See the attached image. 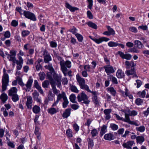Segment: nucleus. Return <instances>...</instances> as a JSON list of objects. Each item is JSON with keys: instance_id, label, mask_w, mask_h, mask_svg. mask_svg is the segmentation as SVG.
Segmentation results:
<instances>
[{"instance_id": "obj_1", "label": "nucleus", "mask_w": 149, "mask_h": 149, "mask_svg": "<svg viewBox=\"0 0 149 149\" xmlns=\"http://www.w3.org/2000/svg\"><path fill=\"white\" fill-rule=\"evenodd\" d=\"M17 80L23 89L25 90L26 92H29L31 89L33 79L31 77H29L26 84L23 82L22 79L19 76L17 77Z\"/></svg>"}, {"instance_id": "obj_2", "label": "nucleus", "mask_w": 149, "mask_h": 149, "mask_svg": "<svg viewBox=\"0 0 149 149\" xmlns=\"http://www.w3.org/2000/svg\"><path fill=\"white\" fill-rule=\"evenodd\" d=\"M77 98L79 102H81L82 103L86 104H89L90 102L88 99L89 97L84 91L78 95Z\"/></svg>"}, {"instance_id": "obj_3", "label": "nucleus", "mask_w": 149, "mask_h": 149, "mask_svg": "<svg viewBox=\"0 0 149 149\" xmlns=\"http://www.w3.org/2000/svg\"><path fill=\"white\" fill-rule=\"evenodd\" d=\"M76 78L78 85L81 89H84L87 91L89 89L88 86L85 84L84 79L82 78L79 74L76 75Z\"/></svg>"}, {"instance_id": "obj_4", "label": "nucleus", "mask_w": 149, "mask_h": 149, "mask_svg": "<svg viewBox=\"0 0 149 149\" xmlns=\"http://www.w3.org/2000/svg\"><path fill=\"white\" fill-rule=\"evenodd\" d=\"M61 69L62 72L65 76L67 75V72L68 70L67 68H70L71 66V63L68 60L65 61H64L61 62Z\"/></svg>"}, {"instance_id": "obj_5", "label": "nucleus", "mask_w": 149, "mask_h": 149, "mask_svg": "<svg viewBox=\"0 0 149 149\" xmlns=\"http://www.w3.org/2000/svg\"><path fill=\"white\" fill-rule=\"evenodd\" d=\"M43 56L44 62L46 63H49L52 60V57L50 54L48 53L46 49H45L41 51Z\"/></svg>"}, {"instance_id": "obj_6", "label": "nucleus", "mask_w": 149, "mask_h": 149, "mask_svg": "<svg viewBox=\"0 0 149 149\" xmlns=\"http://www.w3.org/2000/svg\"><path fill=\"white\" fill-rule=\"evenodd\" d=\"M23 13L24 16L26 18L33 21H36V18L35 14L29 11L24 10Z\"/></svg>"}, {"instance_id": "obj_7", "label": "nucleus", "mask_w": 149, "mask_h": 149, "mask_svg": "<svg viewBox=\"0 0 149 149\" xmlns=\"http://www.w3.org/2000/svg\"><path fill=\"white\" fill-rule=\"evenodd\" d=\"M87 91L93 94L92 99L94 103L96 105H99V101L98 100L97 96V95L98 94L97 92L95 91H91L90 89L88 90Z\"/></svg>"}, {"instance_id": "obj_8", "label": "nucleus", "mask_w": 149, "mask_h": 149, "mask_svg": "<svg viewBox=\"0 0 149 149\" xmlns=\"http://www.w3.org/2000/svg\"><path fill=\"white\" fill-rule=\"evenodd\" d=\"M2 83L8 84L9 82V77L7 73L5 68L3 69V74L2 77Z\"/></svg>"}, {"instance_id": "obj_9", "label": "nucleus", "mask_w": 149, "mask_h": 149, "mask_svg": "<svg viewBox=\"0 0 149 149\" xmlns=\"http://www.w3.org/2000/svg\"><path fill=\"white\" fill-rule=\"evenodd\" d=\"M122 111H123V112L125 113V118H126V116H129V115L130 116H135L137 115V112L136 111L133 110L131 111L129 109L124 110L123 111L122 110Z\"/></svg>"}, {"instance_id": "obj_10", "label": "nucleus", "mask_w": 149, "mask_h": 149, "mask_svg": "<svg viewBox=\"0 0 149 149\" xmlns=\"http://www.w3.org/2000/svg\"><path fill=\"white\" fill-rule=\"evenodd\" d=\"M19 60L16 61V63L17 64V70H20L22 67L23 63V59L20 56H18Z\"/></svg>"}, {"instance_id": "obj_11", "label": "nucleus", "mask_w": 149, "mask_h": 149, "mask_svg": "<svg viewBox=\"0 0 149 149\" xmlns=\"http://www.w3.org/2000/svg\"><path fill=\"white\" fill-rule=\"evenodd\" d=\"M103 68L107 75H109V74L113 73L115 72L113 67L110 65H105Z\"/></svg>"}, {"instance_id": "obj_12", "label": "nucleus", "mask_w": 149, "mask_h": 149, "mask_svg": "<svg viewBox=\"0 0 149 149\" xmlns=\"http://www.w3.org/2000/svg\"><path fill=\"white\" fill-rule=\"evenodd\" d=\"M66 97L65 94L64 92H62L61 93H59L57 95V100L53 103V106H56L57 104L61 99L63 98L64 100V98Z\"/></svg>"}, {"instance_id": "obj_13", "label": "nucleus", "mask_w": 149, "mask_h": 149, "mask_svg": "<svg viewBox=\"0 0 149 149\" xmlns=\"http://www.w3.org/2000/svg\"><path fill=\"white\" fill-rule=\"evenodd\" d=\"M56 106H53V104L52 105L51 107L47 109V112L51 115H53L59 111V108L57 107L54 108V107Z\"/></svg>"}, {"instance_id": "obj_14", "label": "nucleus", "mask_w": 149, "mask_h": 149, "mask_svg": "<svg viewBox=\"0 0 149 149\" xmlns=\"http://www.w3.org/2000/svg\"><path fill=\"white\" fill-rule=\"evenodd\" d=\"M10 54H7V58L9 61H14V59H16L15 56L16 51L14 50H10Z\"/></svg>"}, {"instance_id": "obj_15", "label": "nucleus", "mask_w": 149, "mask_h": 149, "mask_svg": "<svg viewBox=\"0 0 149 149\" xmlns=\"http://www.w3.org/2000/svg\"><path fill=\"white\" fill-rule=\"evenodd\" d=\"M122 120H123L127 122L130 124L134 125L136 126H139L140 125V124L137 123L136 121H131L130 120L129 117L128 116H126V118H122Z\"/></svg>"}, {"instance_id": "obj_16", "label": "nucleus", "mask_w": 149, "mask_h": 149, "mask_svg": "<svg viewBox=\"0 0 149 149\" xmlns=\"http://www.w3.org/2000/svg\"><path fill=\"white\" fill-rule=\"evenodd\" d=\"M32 103L33 100L32 97L31 96H28L26 105L28 109H31L32 108Z\"/></svg>"}, {"instance_id": "obj_17", "label": "nucleus", "mask_w": 149, "mask_h": 149, "mask_svg": "<svg viewBox=\"0 0 149 149\" xmlns=\"http://www.w3.org/2000/svg\"><path fill=\"white\" fill-rule=\"evenodd\" d=\"M54 78L56 82V84L57 87H59L61 84V77L58 76L57 74H55L54 75Z\"/></svg>"}, {"instance_id": "obj_18", "label": "nucleus", "mask_w": 149, "mask_h": 149, "mask_svg": "<svg viewBox=\"0 0 149 149\" xmlns=\"http://www.w3.org/2000/svg\"><path fill=\"white\" fill-rule=\"evenodd\" d=\"M17 89L16 87H13L10 88V89L8 91V94L9 96H10L13 95H15L17 94Z\"/></svg>"}, {"instance_id": "obj_19", "label": "nucleus", "mask_w": 149, "mask_h": 149, "mask_svg": "<svg viewBox=\"0 0 149 149\" xmlns=\"http://www.w3.org/2000/svg\"><path fill=\"white\" fill-rule=\"evenodd\" d=\"M34 86L35 87L41 94L44 93L43 90L42 89L41 87L39 85L38 81L35 80L34 81Z\"/></svg>"}, {"instance_id": "obj_20", "label": "nucleus", "mask_w": 149, "mask_h": 149, "mask_svg": "<svg viewBox=\"0 0 149 149\" xmlns=\"http://www.w3.org/2000/svg\"><path fill=\"white\" fill-rule=\"evenodd\" d=\"M114 138V136L111 133L106 134L104 136V139L107 140L111 141Z\"/></svg>"}, {"instance_id": "obj_21", "label": "nucleus", "mask_w": 149, "mask_h": 149, "mask_svg": "<svg viewBox=\"0 0 149 149\" xmlns=\"http://www.w3.org/2000/svg\"><path fill=\"white\" fill-rule=\"evenodd\" d=\"M126 73L128 76L130 75H133V77H136L137 78L138 76L136 74V72L134 70V68L130 70H127L126 72Z\"/></svg>"}, {"instance_id": "obj_22", "label": "nucleus", "mask_w": 149, "mask_h": 149, "mask_svg": "<svg viewBox=\"0 0 149 149\" xmlns=\"http://www.w3.org/2000/svg\"><path fill=\"white\" fill-rule=\"evenodd\" d=\"M134 43L135 46L138 49H141L144 47L143 44L139 40H134Z\"/></svg>"}, {"instance_id": "obj_23", "label": "nucleus", "mask_w": 149, "mask_h": 149, "mask_svg": "<svg viewBox=\"0 0 149 149\" xmlns=\"http://www.w3.org/2000/svg\"><path fill=\"white\" fill-rule=\"evenodd\" d=\"M0 99L3 103H5L8 99V96L6 94L3 93L0 96Z\"/></svg>"}, {"instance_id": "obj_24", "label": "nucleus", "mask_w": 149, "mask_h": 149, "mask_svg": "<svg viewBox=\"0 0 149 149\" xmlns=\"http://www.w3.org/2000/svg\"><path fill=\"white\" fill-rule=\"evenodd\" d=\"M65 6L67 8L69 9V10L72 12H74L76 10H79V8H78L72 6L67 2L65 3Z\"/></svg>"}, {"instance_id": "obj_25", "label": "nucleus", "mask_w": 149, "mask_h": 149, "mask_svg": "<svg viewBox=\"0 0 149 149\" xmlns=\"http://www.w3.org/2000/svg\"><path fill=\"white\" fill-rule=\"evenodd\" d=\"M71 110V109L70 108L67 109H65V111L63 113L62 115V116L64 118H66L70 116Z\"/></svg>"}, {"instance_id": "obj_26", "label": "nucleus", "mask_w": 149, "mask_h": 149, "mask_svg": "<svg viewBox=\"0 0 149 149\" xmlns=\"http://www.w3.org/2000/svg\"><path fill=\"white\" fill-rule=\"evenodd\" d=\"M52 88V91L53 93L56 95L60 93V91L58 90L56 88L55 83L51 84Z\"/></svg>"}, {"instance_id": "obj_27", "label": "nucleus", "mask_w": 149, "mask_h": 149, "mask_svg": "<svg viewBox=\"0 0 149 149\" xmlns=\"http://www.w3.org/2000/svg\"><path fill=\"white\" fill-rule=\"evenodd\" d=\"M107 126L105 125H103L101 127V130L100 134V136L101 137L102 136L107 132Z\"/></svg>"}, {"instance_id": "obj_28", "label": "nucleus", "mask_w": 149, "mask_h": 149, "mask_svg": "<svg viewBox=\"0 0 149 149\" xmlns=\"http://www.w3.org/2000/svg\"><path fill=\"white\" fill-rule=\"evenodd\" d=\"M47 77L48 79L50 81V84L55 83L52 77V74L51 72H48L47 73Z\"/></svg>"}, {"instance_id": "obj_29", "label": "nucleus", "mask_w": 149, "mask_h": 149, "mask_svg": "<svg viewBox=\"0 0 149 149\" xmlns=\"http://www.w3.org/2000/svg\"><path fill=\"white\" fill-rule=\"evenodd\" d=\"M89 27L93 29H97V25L91 21H89L86 23Z\"/></svg>"}, {"instance_id": "obj_30", "label": "nucleus", "mask_w": 149, "mask_h": 149, "mask_svg": "<svg viewBox=\"0 0 149 149\" xmlns=\"http://www.w3.org/2000/svg\"><path fill=\"white\" fill-rule=\"evenodd\" d=\"M87 141L88 145V148H92L93 147L94 143L93 140L90 138H88L87 139Z\"/></svg>"}, {"instance_id": "obj_31", "label": "nucleus", "mask_w": 149, "mask_h": 149, "mask_svg": "<svg viewBox=\"0 0 149 149\" xmlns=\"http://www.w3.org/2000/svg\"><path fill=\"white\" fill-rule=\"evenodd\" d=\"M40 107L36 105H34L32 108L33 112L35 114L39 113L40 112Z\"/></svg>"}, {"instance_id": "obj_32", "label": "nucleus", "mask_w": 149, "mask_h": 149, "mask_svg": "<svg viewBox=\"0 0 149 149\" xmlns=\"http://www.w3.org/2000/svg\"><path fill=\"white\" fill-rule=\"evenodd\" d=\"M132 57V55L129 54H124L122 52V58L125 59L127 60L131 59Z\"/></svg>"}, {"instance_id": "obj_33", "label": "nucleus", "mask_w": 149, "mask_h": 149, "mask_svg": "<svg viewBox=\"0 0 149 149\" xmlns=\"http://www.w3.org/2000/svg\"><path fill=\"white\" fill-rule=\"evenodd\" d=\"M125 65L127 68H129L130 66L134 67L136 65V64L132 61L129 62L127 61H126L125 62Z\"/></svg>"}, {"instance_id": "obj_34", "label": "nucleus", "mask_w": 149, "mask_h": 149, "mask_svg": "<svg viewBox=\"0 0 149 149\" xmlns=\"http://www.w3.org/2000/svg\"><path fill=\"white\" fill-rule=\"evenodd\" d=\"M108 79L111 80L113 83L117 84L118 82L116 78L112 75H110L108 77Z\"/></svg>"}, {"instance_id": "obj_35", "label": "nucleus", "mask_w": 149, "mask_h": 149, "mask_svg": "<svg viewBox=\"0 0 149 149\" xmlns=\"http://www.w3.org/2000/svg\"><path fill=\"white\" fill-rule=\"evenodd\" d=\"M89 37L97 44H99L102 42L101 37L99 39H97L95 38H93L91 36H89Z\"/></svg>"}, {"instance_id": "obj_36", "label": "nucleus", "mask_w": 149, "mask_h": 149, "mask_svg": "<svg viewBox=\"0 0 149 149\" xmlns=\"http://www.w3.org/2000/svg\"><path fill=\"white\" fill-rule=\"evenodd\" d=\"M133 144V141H130L126 143H123V145L124 147L130 149L131 148V146H132Z\"/></svg>"}, {"instance_id": "obj_37", "label": "nucleus", "mask_w": 149, "mask_h": 149, "mask_svg": "<svg viewBox=\"0 0 149 149\" xmlns=\"http://www.w3.org/2000/svg\"><path fill=\"white\" fill-rule=\"evenodd\" d=\"M136 142L137 143H142L145 141L144 137L143 136H137L136 138Z\"/></svg>"}, {"instance_id": "obj_38", "label": "nucleus", "mask_w": 149, "mask_h": 149, "mask_svg": "<svg viewBox=\"0 0 149 149\" xmlns=\"http://www.w3.org/2000/svg\"><path fill=\"white\" fill-rule=\"evenodd\" d=\"M108 45L110 47H116L117 46H121V44H119L117 42L110 41L108 43Z\"/></svg>"}, {"instance_id": "obj_39", "label": "nucleus", "mask_w": 149, "mask_h": 149, "mask_svg": "<svg viewBox=\"0 0 149 149\" xmlns=\"http://www.w3.org/2000/svg\"><path fill=\"white\" fill-rule=\"evenodd\" d=\"M107 90L113 96L115 95L116 91L113 87L108 88H107Z\"/></svg>"}, {"instance_id": "obj_40", "label": "nucleus", "mask_w": 149, "mask_h": 149, "mask_svg": "<svg viewBox=\"0 0 149 149\" xmlns=\"http://www.w3.org/2000/svg\"><path fill=\"white\" fill-rule=\"evenodd\" d=\"M47 99L49 101H52L54 99V95L51 91H49L47 96Z\"/></svg>"}, {"instance_id": "obj_41", "label": "nucleus", "mask_w": 149, "mask_h": 149, "mask_svg": "<svg viewBox=\"0 0 149 149\" xmlns=\"http://www.w3.org/2000/svg\"><path fill=\"white\" fill-rule=\"evenodd\" d=\"M108 31H109L110 35L114 36L115 35V33L114 30L113 29L111 28L110 26H106Z\"/></svg>"}, {"instance_id": "obj_42", "label": "nucleus", "mask_w": 149, "mask_h": 149, "mask_svg": "<svg viewBox=\"0 0 149 149\" xmlns=\"http://www.w3.org/2000/svg\"><path fill=\"white\" fill-rule=\"evenodd\" d=\"M10 96L11 97V99L13 102H16L19 100V96L17 94L13 95Z\"/></svg>"}, {"instance_id": "obj_43", "label": "nucleus", "mask_w": 149, "mask_h": 149, "mask_svg": "<svg viewBox=\"0 0 149 149\" xmlns=\"http://www.w3.org/2000/svg\"><path fill=\"white\" fill-rule=\"evenodd\" d=\"M76 96L74 94H71L70 96L69 99L71 102L73 103H76L77 102L75 101Z\"/></svg>"}, {"instance_id": "obj_44", "label": "nucleus", "mask_w": 149, "mask_h": 149, "mask_svg": "<svg viewBox=\"0 0 149 149\" xmlns=\"http://www.w3.org/2000/svg\"><path fill=\"white\" fill-rule=\"evenodd\" d=\"M122 94L123 95H122V96H123L124 97L128 96H129V98L130 99L133 98V97L132 95H129L128 90L126 88L125 89V94L123 93V92H122Z\"/></svg>"}, {"instance_id": "obj_45", "label": "nucleus", "mask_w": 149, "mask_h": 149, "mask_svg": "<svg viewBox=\"0 0 149 149\" xmlns=\"http://www.w3.org/2000/svg\"><path fill=\"white\" fill-rule=\"evenodd\" d=\"M91 134L92 137H95L97 136L98 134V132L97 130L94 128L91 130Z\"/></svg>"}, {"instance_id": "obj_46", "label": "nucleus", "mask_w": 149, "mask_h": 149, "mask_svg": "<svg viewBox=\"0 0 149 149\" xmlns=\"http://www.w3.org/2000/svg\"><path fill=\"white\" fill-rule=\"evenodd\" d=\"M70 89L72 92L76 93H78L79 91L77 89V87L75 86L72 85L70 86Z\"/></svg>"}, {"instance_id": "obj_47", "label": "nucleus", "mask_w": 149, "mask_h": 149, "mask_svg": "<svg viewBox=\"0 0 149 149\" xmlns=\"http://www.w3.org/2000/svg\"><path fill=\"white\" fill-rule=\"evenodd\" d=\"M75 36L77 38L78 41L79 42H82L83 39V37L82 35L78 33H77Z\"/></svg>"}, {"instance_id": "obj_48", "label": "nucleus", "mask_w": 149, "mask_h": 149, "mask_svg": "<svg viewBox=\"0 0 149 149\" xmlns=\"http://www.w3.org/2000/svg\"><path fill=\"white\" fill-rule=\"evenodd\" d=\"M38 75L40 80L42 81L45 79V74L44 72H40L39 74Z\"/></svg>"}, {"instance_id": "obj_49", "label": "nucleus", "mask_w": 149, "mask_h": 149, "mask_svg": "<svg viewBox=\"0 0 149 149\" xmlns=\"http://www.w3.org/2000/svg\"><path fill=\"white\" fill-rule=\"evenodd\" d=\"M66 133L68 137L69 138H71L72 137V132L70 129H68L66 131Z\"/></svg>"}, {"instance_id": "obj_50", "label": "nucleus", "mask_w": 149, "mask_h": 149, "mask_svg": "<svg viewBox=\"0 0 149 149\" xmlns=\"http://www.w3.org/2000/svg\"><path fill=\"white\" fill-rule=\"evenodd\" d=\"M110 127L113 130H116L118 129V126L114 123H111L110 125Z\"/></svg>"}, {"instance_id": "obj_51", "label": "nucleus", "mask_w": 149, "mask_h": 149, "mask_svg": "<svg viewBox=\"0 0 149 149\" xmlns=\"http://www.w3.org/2000/svg\"><path fill=\"white\" fill-rule=\"evenodd\" d=\"M45 68L50 71L53 72L54 71V69L51 63L50 64L49 63V64L48 65H46L45 66Z\"/></svg>"}, {"instance_id": "obj_52", "label": "nucleus", "mask_w": 149, "mask_h": 149, "mask_svg": "<svg viewBox=\"0 0 149 149\" xmlns=\"http://www.w3.org/2000/svg\"><path fill=\"white\" fill-rule=\"evenodd\" d=\"M64 102L63 103V108H65L67 106L69 103L67 98H64L63 100Z\"/></svg>"}, {"instance_id": "obj_53", "label": "nucleus", "mask_w": 149, "mask_h": 149, "mask_svg": "<svg viewBox=\"0 0 149 149\" xmlns=\"http://www.w3.org/2000/svg\"><path fill=\"white\" fill-rule=\"evenodd\" d=\"M49 84V82L48 81L45 80L42 82V86L44 88H47Z\"/></svg>"}, {"instance_id": "obj_54", "label": "nucleus", "mask_w": 149, "mask_h": 149, "mask_svg": "<svg viewBox=\"0 0 149 149\" xmlns=\"http://www.w3.org/2000/svg\"><path fill=\"white\" fill-rule=\"evenodd\" d=\"M77 30V29L75 27L73 26L72 28L70 29L69 31L72 34L75 35L76 34Z\"/></svg>"}, {"instance_id": "obj_55", "label": "nucleus", "mask_w": 149, "mask_h": 149, "mask_svg": "<svg viewBox=\"0 0 149 149\" xmlns=\"http://www.w3.org/2000/svg\"><path fill=\"white\" fill-rule=\"evenodd\" d=\"M2 84L1 92H3L6 90L7 86L8 85V84L4 83H2Z\"/></svg>"}, {"instance_id": "obj_56", "label": "nucleus", "mask_w": 149, "mask_h": 149, "mask_svg": "<svg viewBox=\"0 0 149 149\" xmlns=\"http://www.w3.org/2000/svg\"><path fill=\"white\" fill-rule=\"evenodd\" d=\"M136 129L137 131L140 132H143L145 131V128L144 126L142 125L139 127H136Z\"/></svg>"}, {"instance_id": "obj_57", "label": "nucleus", "mask_w": 149, "mask_h": 149, "mask_svg": "<svg viewBox=\"0 0 149 149\" xmlns=\"http://www.w3.org/2000/svg\"><path fill=\"white\" fill-rule=\"evenodd\" d=\"M137 94L139 97L144 98L145 97L146 95L145 91L143 90L142 92H139Z\"/></svg>"}, {"instance_id": "obj_58", "label": "nucleus", "mask_w": 149, "mask_h": 149, "mask_svg": "<svg viewBox=\"0 0 149 149\" xmlns=\"http://www.w3.org/2000/svg\"><path fill=\"white\" fill-rule=\"evenodd\" d=\"M21 34L22 37H25L30 34V32L28 30H24L22 32Z\"/></svg>"}, {"instance_id": "obj_59", "label": "nucleus", "mask_w": 149, "mask_h": 149, "mask_svg": "<svg viewBox=\"0 0 149 149\" xmlns=\"http://www.w3.org/2000/svg\"><path fill=\"white\" fill-rule=\"evenodd\" d=\"M18 21L16 20H13L11 22V25L13 27H16L18 26Z\"/></svg>"}, {"instance_id": "obj_60", "label": "nucleus", "mask_w": 149, "mask_h": 149, "mask_svg": "<svg viewBox=\"0 0 149 149\" xmlns=\"http://www.w3.org/2000/svg\"><path fill=\"white\" fill-rule=\"evenodd\" d=\"M50 46L52 48H56L57 47V44L56 42L51 41L49 42Z\"/></svg>"}, {"instance_id": "obj_61", "label": "nucleus", "mask_w": 149, "mask_h": 149, "mask_svg": "<svg viewBox=\"0 0 149 149\" xmlns=\"http://www.w3.org/2000/svg\"><path fill=\"white\" fill-rule=\"evenodd\" d=\"M129 52L133 53H138L139 51L135 47H133L130 49L129 50Z\"/></svg>"}, {"instance_id": "obj_62", "label": "nucleus", "mask_w": 149, "mask_h": 149, "mask_svg": "<svg viewBox=\"0 0 149 149\" xmlns=\"http://www.w3.org/2000/svg\"><path fill=\"white\" fill-rule=\"evenodd\" d=\"M143 100L140 98H138L136 100L135 103L137 105H141L143 103Z\"/></svg>"}, {"instance_id": "obj_63", "label": "nucleus", "mask_w": 149, "mask_h": 149, "mask_svg": "<svg viewBox=\"0 0 149 149\" xmlns=\"http://www.w3.org/2000/svg\"><path fill=\"white\" fill-rule=\"evenodd\" d=\"M10 33L9 31H7L4 32V36L6 38H9L10 37Z\"/></svg>"}, {"instance_id": "obj_64", "label": "nucleus", "mask_w": 149, "mask_h": 149, "mask_svg": "<svg viewBox=\"0 0 149 149\" xmlns=\"http://www.w3.org/2000/svg\"><path fill=\"white\" fill-rule=\"evenodd\" d=\"M129 29L131 31L136 33L138 31L136 28L134 26H131L129 28Z\"/></svg>"}]
</instances>
